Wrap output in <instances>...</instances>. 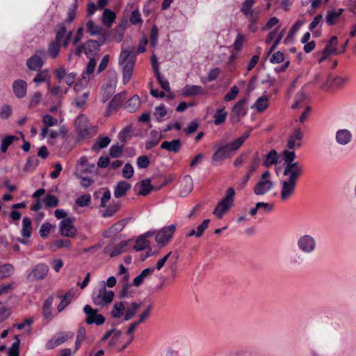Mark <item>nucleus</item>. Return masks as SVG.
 Returning <instances> with one entry per match:
<instances>
[{
    "instance_id": "obj_14",
    "label": "nucleus",
    "mask_w": 356,
    "mask_h": 356,
    "mask_svg": "<svg viewBox=\"0 0 356 356\" xmlns=\"http://www.w3.org/2000/svg\"><path fill=\"white\" fill-rule=\"evenodd\" d=\"M273 187L272 181H264L259 179L254 187V193L257 195H264L269 192Z\"/></svg>"
},
{
    "instance_id": "obj_39",
    "label": "nucleus",
    "mask_w": 356,
    "mask_h": 356,
    "mask_svg": "<svg viewBox=\"0 0 356 356\" xmlns=\"http://www.w3.org/2000/svg\"><path fill=\"white\" fill-rule=\"evenodd\" d=\"M32 232L31 220L28 217H24L22 220V235L24 237L29 238Z\"/></svg>"
},
{
    "instance_id": "obj_50",
    "label": "nucleus",
    "mask_w": 356,
    "mask_h": 356,
    "mask_svg": "<svg viewBox=\"0 0 356 356\" xmlns=\"http://www.w3.org/2000/svg\"><path fill=\"white\" fill-rule=\"evenodd\" d=\"M253 107H254L259 112L264 111L268 107V98L264 96L259 97Z\"/></svg>"
},
{
    "instance_id": "obj_23",
    "label": "nucleus",
    "mask_w": 356,
    "mask_h": 356,
    "mask_svg": "<svg viewBox=\"0 0 356 356\" xmlns=\"http://www.w3.org/2000/svg\"><path fill=\"white\" fill-rule=\"evenodd\" d=\"M74 296V292L70 290L63 296L58 295V298L61 299L57 309L58 312L63 311L71 302Z\"/></svg>"
},
{
    "instance_id": "obj_3",
    "label": "nucleus",
    "mask_w": 356,
    "mask_h": 356,
    "mask_svg": "<svg viewBox=\"0 0 356 356\" xmlns=\"http://www.w3.org/2000/svg\"><path fill=\"white\" fill-rule=\"evenodd\" d=\"M49 272V266L40 263L33 266L30 273L27 275L26 279L29 282H33L44 280Z\"/></svg>"
},
{
    "instance_id": "obj_8",
    "label": "nucleus",
    "mask_w": 356,
    "mask_h": 356,
    "mask_svg": "<svg viewBox=\"0 0 356 356\" xmlns=\"http://www.w3.org/2000/svg\"><path fill=\"white\" fill-rule=\"evenodd\" d=\"M107 40V35L106 33H103L102 37L99 38L98 40H88L86 43V56L97 55L100 49V47L106 43Z\"/></svg>"
},
{
    "instance_id": "obj_58",
    "label": "nucleus",
    "mask_w": 356,
    "mask_h": 356,
    "mask_svg": "<svg viewBox=\"0 0 356 356\" xmlns=\"http://www.w3.org/2000/svg\"><path fill=\"white\" fill-rule=\"evenodd\" d=\"M124 144L112 145L109 149V154L112 158H118L121 156Z\"/></svg>"
},
{
    "instance_id": "obj_61",
    "label": "nucleus",
    "mask_w": 356,
    "mask_h": 356,
    "mask_svg": "<svg viewBox=\"0 0 356 356\" xmlns=\"http://www.w3.org/2000/svg\"><path fill=\"white\" fill-rule=\"evenodd\" d=\"M166 115L167 111L163 104L155 107V115L158 122H161Z\"/></svg>"
},
{
    "instance_id": "obj_64",
    "label": "nucleus",
    "mask_w": 356,
    "mask_h": 356,
    "mask_svg": "<svg viewBox=\"0 0 356 356\" xmlns=\"http://www.w3.org/2000/svg\"><path fill=\"white\" fill-rule=\"evenodd\" d=\"M91 197L89 194L83 195L76 200V203L81 207H86L90 202Z\"/></svg>"
},
{
    "instance_id": "obj_32",
    "label": "nucleus",
    "mask_w": 356,
    "mask_h": 356,
    "mask_svg": "<svg viewBox=\"0 0 356 356\" xmlns=\"http://www.w3.org/2000/svg\"><path fill=\"white\" fill-rule=\"evenodd\" d=\"M116 17L115 13L108 8L104 9L102 15V22L108 28L111 27Z\"/></svg>"
},
{
    "instance_id": "obj_2",
    "label": "nucleus",
    "mask_w": 356,
    "mask_h": 356,
    "mask_svg": "<svg viewBox=\"0 0 356 356\" xmlns=\"http://www.w3.org/2000/svg\"><path fill=\"white\" fill-rule=\"evenodd\" d=\"M238 149L234 148L233 142L220 147L212 156L211 162L213 165H215L216 163L231 157L232 152Z\"/></svg>"
},
{
    "instance_id": "obj_55",
    "label": "nucleus",
    "mask_w": 356,
    "mask_h": 356,
    "mask_svg": "<svg viewBox=\"0 0 356 356\" xmlns=\"http://www.w3.org/2000/svg\"><path fill=\"white\" fill-rule=\"evenodd\" d=\"M15 341L8 350V356H19L20 340L18 336L15 337Z\"/></svg>"
},
{
    "instance_id": "obj_54",
    "label": "nucleus",
    "mask_w": 356,
    "mask_h": 356,
    "mask_svg": "<svg viewBox=\"0 0 356 356\" xmlns=\"http://www.w3.org/2000/svg\"><path fill=\"white\" fill-rule=\"evenodd\" d=\"M127 223V220L126 219H122L110 227L109 232H113V234L115 235L124 229Z\"/></svg>"
},
{
    "instance_id": "obj_25",
    "label": "nucleus",
    "mask_w": 356,
    "mask_h": 356,
    "mask_svg": "<svg viewBox=\"0 0 356 356\" xmlns=\"http://www.w3.org/2000/svg\"><path fill=\"white\" fill-rule=\"evenodd\" d=\"M33 81L36 84L39 85L43 82H47L48 87H50V75L49 70L44 69L43 70H39V72L35 75Z\"/></svg>"
},
{
    "instance_id": "obj_60",
    "label": "nucleus",
    "mask_w": 356,
    "mask_h": 356,
    "mask_svg": "<svg viewBox=\"0 0 356 356\" xmlns=\"http://www.w3.org/2000/svg\"><path fill=\"white\" fill-rule=\"evenodd\" d=\"M260 159L258 155V152H255L254 158L252 159L251 163L248 167V171L247 173L252 175L254 172L259 165Z\"/></svg>"
},
{
    "instance_id": "obj_13",
    "label": "nucleus",
    "mask_w": 356,
    "mask_h": 356,
    "mask_svg": "<svg viewBox=\"0 0 356 356\" xmlns=\"http://www.w3.org/2000/svg\"><path fill=\"white\" fill-rule=\"evenodd\" d=\"M255 3L254 0H245L241 7V12L244 15L248 16L250 20L253 22H255L259 15V11H254L252 10V7L254 3Z\"/></svg>"
},
{
    "instance_id": "obj_19",
    "label": "nucleus",
    "mask_w": 356,
    "mask_h": 356,
    "mask_svg": "<svg viewBox=\"0 0 356 356\" xmlns=\"http://www.w3.org/2000/svg\"><path fill=\"white\" fill-rule=\"evenodd\" d=\"M124 95L125 93H119L113 97L108 104L106 115H108L109 113L116 111L120 108L124 99Z\"/></svg>"
},
{
    "instance_id": "obj_47",
    "label": "nucleus",
    "mask_w": 356,
    "mask_h": 356,
    "mask_svg": "<svg viewBox=\"0 0 356 356\" xmlns=\"http://www.w3.org/2000/svg\"><path fill=\"white\" fill-rule=\"evenodd\" d=\"M111 142V139L108 136H99L95 143L92 145L93 150L100 148L103 149L106 147Z\"/></svg>"
},
{
    "instance_id": "obj_26",
    "label": "nucleus",
    "mask_w": 356,
    "mask_h": 356,
    "mask_svg": "<svg viewBox=\"0 0 356 356\" xmlns=\"http://www.w3.org/2000/svg\"><path fill=\"white\" fill-rule=\"evenodd\" d=\"M131 184L124 181H119L114 191V196L116 198H120L124 195H125L126 193L130 190Z\"/></svg>"
},
{
    "instance_id": "obj_37",
    "label": "nucleus",
    "mask_w": 356,
    "mask_h": 356,
    "mask_svg": "<svg viewBox=\"0 0 356 356\" xmlns=\"http://www.w3.org/2000/svg\"><path fill=\"white\" fill-rule=\"evenodd\" d=\"M39 165V160L35 156H31L28 158L24 165L23 170L25 172H33Z\"/></svg>"
},
{
    "instance_id": "obj_42",
    "label": "nucleus",
    "mask_w": 356,
    "mask_h": 356,
    "mask_svg": "<svg viewBox=\"0 0 356 356\" xmlns=\"http://www.w3.org/2000/svg\"><path fill=\"white\" fill-rule=\"evenodd\" d=\"M61 45V43L58 42L57 41H51L49 44L47 49V52L49 54V56L54 58L57 57L60 52Z\"/></svg>"
},
{
    "instance_id": "obj_34",
    "label": "nucleus",
    "mask_w": 356,
    "mask_h": 356,
    "mask_svg": "<svg viewBox=\"0 0 356 356\" xmlns=\"http://www.w3.org/2000/svg\"><path fill=\"white\" fill-rule=\"evenodd\" d=\"M265 160L263 165L266 167H269L272 165H275L278 162L277 153L275 149L270 150L267 154L265 155Z\"/></svg>"
},
{
    "instance_id": "obj_28",
    "label": "nucleus",
    "mask_w": 356,
    "mask_h": 356,
    "mask_svg": "<svg viewBox=\"0 0 356 356\" xmlns=\"http://www.w3.org/2000/svg\"><path fill=\"white\" fill-rule=\"evenodd\" d=\"M138 185L140 186V191L138 193L139 195L146 196L153 190V186L151 185V180L149 179L142 180L140 182L138 183L136 186Z\"/></svg>"
},
{
    "instance_id": "obj_9",
    "label": "nucleus",
    "mask_w": 356,
    "mask_h": 356,
    "mask_svg": "<svg viewBox=\"0 0 356 356\" xmlns=\"http://www.w3.org/2000/svg\"><path fill=\"white\" fill-rule=\"evenodd\" d=\"M175 229L176 227L175 225H170L169 226L162 228L156 234V242L162 246H165L172 238V236L175 233Z\"/></svg>"
},
{
    "instance_id": "obj_11",
    "label": "nucleus",
    "mask_w": 356,
    "mask_h": 356,
    "mask_svg": "<svg viewBox=\"0 0 356 356\" xmlns=\"http://www.w3.org/2000/svg\"><path fill=\"white\" fill-rule=\"evenodd\" d=\"M303 172V167L300 164H291L290 165H285L283 175L288 176L287 181H291L296 185L299 177L301 176Z\"/></svg>"
},
{
    "instance_id": "obj_33",
    "label": "nucleus",
    "mask_w": 356,
    "mask_h": 356,
    "mask_svg": "<svg viewBox=\"0 0 356 356\" xmlns=\"http://www.w3.org/2000/svg\"><path fill=\"white\" fill-rule=\"evenodd\" d=\"M121 205L122 204L120 202H113L112 204L108 206V207L102 212V217L108 218L113 216L120 210Z\"/></svg>"
},
{
    "instance_id": "obj_4",
    "label": "nucleus",
    "mask_w": 356,
    "mask_h": 356,
    "mask_svg": "<svg viewBox=\"0 0 356 356\" xmlns=\"http://www.w3.org/2000/svg\"><path fill=\"white\" fill-rule=\"evenodd\" d=\"M83 312L87 316L85 321L88 325L95 324L101 325L105 322V318L103 315L98 314V310L93 309L89 305H86L83 307Z\"/></svg>"
},
{
    "instance_id": "obj_30",
    "label": "nucleus",
    "mask_w": 356,
    "mask_h": 356,
    "mask_svg": "<svg viewBox=\"0 0 356 356\" xmlns=\"http://www.w3.org/2000/svg\"><path fill=\"white\" fill-rule=\"evenodd\" d=\"M154 269V268H147L143 270L142 272L134 279L133 285L137 287L140 286L144 280L153 273Z\"/></svg>"
},
{
    "instance_id": "obj_18",
    "label": "nucleus",
    "mask_w": 356,
    "mask_h": 356,
    "mask_svg": "<svg viewBox=\"0 0 356 356\" xmlns=\"http://www.w3.org/2000/svg\"><path fill=\"white\" fill-rule=\"evenodd\" d=\"M181 147V142L179 139H173L171 141H163L161 145V148L166 149L168 152L178 153Z\"/></svg>"
},
{
    "instance_id": "obj_49",
    "label": "nucleus",
    "mask_w": 356,
    "mask_h": 356,
    "mask_svg": "<svg viewBox=\"0 0 356 356\" xmlns=\"http://www.w3.org/2000/svg\"><path fill=\"white\" fill-rule=\"evenodd\" d=\"M227 112L225 111L224 108H218L214 115V124L216 125H220L223 123L227 116Z\"/></svg>"
},
{
    "instance_id": "obj_43",
    "label": "nucleus",
    "mask_w": 356,
    "mask_h": 356,
    "mask_svg": "<svg viewBox=\"0 0 356 356\" xmlns=\"http://www.w3.org/2000/svg\"><path fill=\"white\" fill-rule=\"evenodd\" d=\"M18 137L13 135H8L5 136L1 140V151L3 153L7 152V149L8 147L13 143L15 140H17Z\"/></svg>"
},
{
    "instance_id": "obj_36",
    "label": "nucleus",
    "mask_w": 356,
    "mask_h": 356,
    "mask_svg": "<svg viewBox=\"0 0 356 356\" xmlns=\"http://www.w3.org/2000/svg\"><path fill=\"white\" fill-rule=\"evenodd\" d=\"M125 306L123 302H117L113 305V309L111 312L113 318H120L124 315Z\"/></svg>"
},
{
    "instance_id": "obj_53",
    "label": "nucleus",
    "mask_w": 356,
    "mask_h": 356,
    "mask_svg": "<svg viewBox=\"0 0 356 356\" xmlns=\"http://www.w3.org/2000/svg\"><path fill=\"white\" fill-rule=\"evenodd\" d=\"M77 5L76 3L71 5L67 10V16L65 19V22L67 24H71L76 16Z\"/></svg>"
},
{
    "instance_id": "obj_56",
    "label": "nucleus",
    "mask_w": 356,
    "mask_h": 356,
    "mask_svg": "<svg viewBox=\"0 0 356 356\" xmlns=\"http://www.w3.org/2000/svg\"><path fill=\"white\" fill-rule=\"evenodd\" d=\"M131 131V125H128L125 127L118 134V138L120 140V142L124 143L128 138H130Z\"/></svg>"
},
{
    "instance_id": "obj_21",
    "label": "nucleus",
    "mask_w": 356,
    "mask_h": 356,
    "mask_svg": "<svg viewBox=\"0 0 356 356\" xmlns=\"http://www.w3.org/2000/svg\"><path fill=\"white\" fill-rule=\"evenodd\" d=\"M87 31L91 35H99L102 37L103 33H106L107 38H108L109 33L107 31L103 30L102 27L96 25L94 22L91 19L88 20L86 24Z\"/></svg>"
},
{
    "instance_id": "obj_38",
    "label": "nucleus",
    "mask_w": 356,
    "mask_h": 356,
    "mask_svg": "<svg viewBox=\"0 0 356 356\" xmlns=\"http://www.w3.org/2000/svg\"><path fill=\"white\" fill-rule=\"evenodd\" d=\"M139 308L140 304H138L136 302H131V306L128 307L126 310V313L124 316V320L128 321L131 320L132 318H134Z\"/></svg>"
},
{
    "instance_id": "obj_24",
    "label": "nucleus",
    "mask_w": 356,
    "mask_h": 356,
    "mask_svg": "<svg viewBox=\"0 0 356 356\" xmlns=\"http://www.w3.org/2000/svg\"><path fill=\"white\" fill-rule=\"evenodd\" d=\"M150 136L152 139L145 142L146 149H151L156 146L163 138V135L159 134L156 130H152L150 131Z\"/></svg>"
},
{
    "instance_id": "obj_22",
    "label": "nucleus",
    "mask_w": 356,
    "mask_h": 356,
    "mask_svg": "<svg viewBox=\"0 0 356 356\" xmlns=\"http://www.w3.org/2000/svg\"><path fill=\"white\" fill-rule=\"evenodd\" d=\"M182 95L192 97L204 94V90L201 86L195 85H186L182 90Z\"/></svg>"
},
{
    "instance_id": "obj_17",
    "label": "nucleus",
    "mask_w": 356,
    "mask_h": 356,
    "mask_svg": "<svg viewBox=\"0 0 356 356\" xmlns=\"http://www.w3.org/2000/svg\"><path fill=\"white\" fill-rule=\"evenodd\" d=\"M193 188V181L191 176L185 175L181 183L179 194L181 197L188 195Z\"/></svg>"
},
{
    "instance_id": "obj_44",
    "label": "nucleus",
    "mask_w": 356,
    "mask_h": 356,
    "mask_svg": "<svg viewBox=\"0 0 356 356\" xmlns=\"http://www.w3.org/2000/svg\"><path fill=\"white\" fill-rule=\"evenodd\" d=\"M131 59L135 61L136 58L134 54H131L129 50L122 49L119 57V64L124 65L127 62H129Z\"/></svg>"
},
{
    "instance_id": "obj_35",
    "label": "nucleus",
    "mask_w": 356,
    "mask_h": 356,
    "mask_svg": "<svg viewBox=\"0 0 356 356\" xmlns=\"http://www.w3.org/2000/svg\"><path fill=\"white\" fill-rule=\"evenodd\" d=\"M235 191L233 188L229 187L227 191L225 196L219 202L221 204L227 205V208H230L233 205L234 196Z\"/></svg>"
},
{
    "instance_id": "obj_46",
    "label": "nucleus",
    "mask_w": 356,
    "mask_h": 356,
    "mask_svg": "<svg viewBox=\"0 0 356 356\" xmlns=\"http://www.w3.org/2000/svg\"><path fill=\"white\" fill-rule=\"evenodd\" d=\"M337 44L338 38L337 36H332L330 38L323 49H327L331 54H337Z\"/></svg>"
},
{
    "instance_id": "obj_51",
    "label": "nucleus",
    "mask_w": 356,
    "mask_h": 356,
    "mask_svg": "<svg viewBox=\"0 0 356 356\" xmlns=\"http://www.w3.org/2000/svg\"><path fill=\"white\" fill-rule=\"evenodd\" d=\"M43 201L47 208L56 207L58 205L59 202L58 199L55 195L51 194L47 195Z\"/></svg>"
},
{
    "instance_id": "obj_16",
    "label": "nucleus",
    "mask_w": 356,
    "mask_h": 356,
    "mask_svg": "<svg viewBox=\"0 0 356 356\" xmlns=\"http://www.w3.org/2000/svg\"><path fill=\"white\" fill-rule=\"evenodd\" d=\"M282 185L280 197L282 200H286L293 194L296 185L287 180L282 181Z\"/></svg>"
},
{
    "instance_id": "obj_6",
    "label": "nucleus",
    "mask_w": 356,
    "mask_h": 356,
    "mask_svg": "<svg viewBox=\"0 0 356 356\" xmlns=\"http://www.w3.org/2000/svg\"><path fill=\"white\" fill-rule=\"evenodd\" d=\"M74 336L72 332H59L53 336L45 344L47 350H51L60 344L66 342L68 339H72Z\"/></svg>"
},
{
    "instance_id": "obj_15",
    "label": "nucleus",
    "mask_w": 356,
    "mask_h": 356,
    "mask_svg": "<svg viewBox=\"0 0 356 356\" xmlns=\"http://www.w3.org/2000/svg\"><path fill=\"white\" fill-rule=\"evenodd\" d=\"M13 90L15 95L22 99L26 95L27 91V83L22 79H17L13 83Z\"/></svg>"
},
{
    "instance_id": "obj_41",
    "label": "nucleus",
    "mask_w": 356,
    "mask_h": 356,
    "mask_svg": "<svg viewBox=\"0 0 356 356\" xmlns=\"http://www.w3.org/2000/svg\"><path fill=\"white\" fill-rule=\"evenodd\" d=\"M15 268L12 264H6L0 266V280L11 276Z\"/></svg>"
},
{
    "instance_id": "obj_5",
    "label": "nucleus",
    "mask_w": 356,
    "mask_h": 356,
    "mask_svg": "<svg viewBox=\"0 0 356 356\" xmlns=\"http://www.w3.org/2000/svg\"><path fill=\"white\" fill-rule=\"evenodd\" d=\"M298 247L305 254H310L314 252L316 247L315 238L309 234L301 236L297 242Z\"/></svg>"
},
{
    "instance_id": "obj_1",
    "label": "nucleus",
    "mask_w": 356,
    "mask_h": 356,
    "mask_svg": "<svg viewBox=\"0 0 356 356\" xmlns=\"http://www.w3.org/2000/svg\"><path fill=\"white\" fill-rule=\"evenodd\" d=\"M75 127L78 135L80 138L91 137L96 133L95 127L90 124L87 117L83 115H79L75 121Z\"/></svg>"
},
{
    "instance_id": "obj_20",
    "label": "nucleus",
    "mask_w": 356,
    "mask_h": 356,
    "mask_svg": "<svg viewBox=\"0 0 356 356\" xmlns=\"http://www.w3.org/2000/svg\"><path fill=\"white\" fill-rule=\"evenodd\" d=\"M122 82L127 84L131 79L134 67V60L131 59L129 62L122 65Z\"/></svg>"
},
{
    "instance_id": "obj_59",
    "label": "nucleus",
    "mask_w": 356,
    "mask_h": 356,
    "mask_svg": "<svg viewBox=\"0 0 356 356\" xmlns=\"http://www.w3.org/2000/svg\"><path fill=\"white\" fill-rule=\"evenodd\" d=\"M339 18L338 14L334 10H328L325 17L326 22L329 26L334 25Z\"/></svg>"
},
{
    "instance_id": "obj_10",
    "label": "nucleus",
    "mask_w": 356,
    "mask_h": 356,
    "mask_svg": "<svg viewBox=\"0 0 356 356\" xmlns=\"http://www.w3.org/2000/svg\"><path fill=\"white\" fill-rule=\"evenodd\" d=\"M58 227L59 232L63 236L74 238L77 233L76 228L73 225V220L70 218L61 220Z\"/></svg>"
},
{
    "instance_id": "obj_48",
    "label": "nucleus",
    "mask_w": 356,
    "mask_h": 356,
    "mask_svg": "<svg viewBox=\"0 0 356 356\" xmlns=\"http://www.w3.org/2000/svg\"><path fill=\"white\" fill-rule=\"evenodd\" d=\"M54 298L49 296L43 304V315L46 318H50L51 316V306Z\"/></svg>"
},
{
    "instance_id": "obj_31",
    "label": "nucleus",
    "mask_w": 356,
    "mask_h": 356,
    "mask_svg": "<svg viewBox=\"0 0 356 356\" xmlns=\"http://www.w3.org/2000/svg\"><path fill=\"white\" fill-rule=\"evenodd\" d=\"M54 31L56 33L54 41L61 43L65 38L67 32V28L65 22H60L55 26Z\"/></svg>"
},
{
    "instance_id": "obj_27",
    "label": "nucleus",
    "mask_w": 356,
    "mask_h": 356,
    "mask_svg": "<svg viewBox=\"0 0 356 356\" xmlns=\"http://www.w3.org/2000/svg\"><path fill=\"white\" fill-rule=\"evenodd\" d=\"M352 135L347 129H341L337 131L336 140L340 145H346L351 140Z\"/></svg>"
},
{
    "instance_id": "obj_52",
    "label": "nucleus",
    "mask_w": 356,
    "mask_h": 356,
    "mask_svg": "<svg viewBox=\"0 0 356 356\" xmlns=\"http://www.w3.org/2000/svg\"><path fill=\"white\" fill-rule=\"evenodd\" d=\"M128 245L127 241H122L119 244L116 245L115 247L113 248V250L110 253L111 257H114L115 256H118L122 252H125L126 248Z\"/></svg>"
},
{
    "instance_id": "obj_40",
    "label": "nucleus",
    "mask_w": 356,
    "mask_h": 356,
    "mask_svg": "<svg viewBox=\"0 0 356 356\" xmlns=\"http://www.w3.org/2000/svg\"><path fill=\"white\" fill-rule=\"evenodd\" d=\"M296 156V153L293 150H284L282 152V157L284 161V166L291 164H299L298 162L294 161Z\"/></svg>"
},
{
    "instance_id": "obj_63",
    "label": "nucleus",
    "mask_w": 356,
    "mask_h": 356,
    "mask_svg": "<svg viewBox=\"0 0 356 356\" xmlns=\"http://www.w3.org/2000/svg\"><path fill=\"white\" fill-rule=\"evenodd\" d=\"M158 36H159V29L157 26L154 24L151 29L150 32V44L152 47H155L157 41H158Z\"/></svg>"
},
{
    "instance_id": "obj_12",
    "label": "nucleus",
    "mask_w": 356,
    "mask_h": 356,
    "mask_svg": "<svg viewBox=\"0 0 356 356\" xmlns=\"http://www.w3.org/2000/svg\"><path fill=\"white\" fill-rule=\"evenodd\" d=\"M45 51L44 49H39L36 51V54L31 56L26 60L27 67L33 71L39 70L44 65V60L41 56H44Z\"/></svg>"
},
{
    "instance_id": "obj_62",
    "label": "nucleus",
    "mask_w": 356,
    "mask_h": 356,
    "mask_svg": "<svg viewBox=\"0 0 356 356\" xmlns=\"http://www.w3.org/2000/svg\"><path fill=\"white\" fill-rule=\"evenodd\" d=\"M229 209L227 205L221 204V203L218 204L216 207L213 211V213L219 219H221L224 215V213Z\"/></svg>"
},
{
    "instance_id": "obj_57",
    "label": "nucleus",
    "mask_w": 356,
    "mask_h": 356,
    "mask_svg": "<svg viewBox=\"0 0 356 356\" xmlns=\"http://www.w3.org/2000/svg\"><path fill=\"white\" fill-rule=\"evenodd\" d=\"M54 227H55V226L52 225L49 222L43 223L39 231L40 236L43 238H47L51 229Z\"/></svg>"
},
{
    "instance_id": "obj_7",
    "label": "nucleus",
    "mask_w": 356,
    "mask_h": 356,
    "mask_svg": "<svg viewBox=\"0 0 356 356\" xmlns=\"http://www.w3.org/2000/svg\"><path fill=\"white\" fill-rule=\"evenodd\" d=\"M248 98L245 97L240 99L232 108L230 114V120L232 124L238 123L241 118L245 116L247 113V109L245 107V104L248 102Z\"/></svg>"
},
{
    "instance_id": "obj_45",
    "label": "nucleus",
    "mask_w": 356,
    "mask_h": 356,
    "mask_svg": "<svg viewBox=\"0 0 356 356\" xmlns=\"http://www.w3.org/2000/svg\"><path fill=\"white\" fill-rule=\"evenodd\" d=\"M149 241L147 238H144V236H140L136 241V245L134 246V249L137 251H142L149 246Z\"/></svg>"
},
{
    "instance_id": "obj_29",
    "label": "nucleus",
    "mask_w": 356,
    "mask_h": 356,
    "mask_svg": "<svg viewBox=\"0 0 356 356\" xmlns=\"http://www.w3.org/2000/svg\"><path fill=\"white\" fill-rule=\"evenodd\" d=\"M140 105V99L139 96L134 95L130 98L125 104V108L129 113H134L138 110Z\"/></svg>"
}]
</instances>
